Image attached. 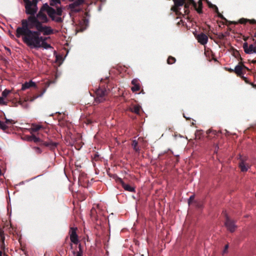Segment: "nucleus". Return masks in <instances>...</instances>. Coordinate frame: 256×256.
Listing matches in <instances>:
<instances>
[{
	"mask_svg": "<svg viewBox=\"0 0 256 256\" xmlns=\"http://www.w3.org/2000/svg\"><path fill=\"white\" fill-rule=\"evenodd\" d=\"M8 102L7 99H5L2 96H0V105L6 106L7 105Z\"/></svg>",
	"mask_w": 256,
	"mask_h": 256,
	"instance_id": "obj_25",
	"label": "nucleus"
},
{
	"mask_svg": "<svg viewBox=\"0 0 256 256\" xmlns=\"http://www.w3.org/2000/svg\"><path fill=\"white\" fill-rule=\"evenodd\" d=\"M118 181L122 184V188L124 189L125 190L130 192H135L134 186H132L128 184H125L121 178H119Z\"/></svg>",
	"mask_w": 256,
	"mask_h": 256,
	"instance_id": "obj_15",
	"label": "nucleus"
},
{
	"mask_svg": "<svg viewBox=\"0 0 256 256\" xmlns=\"http://www.w3.org/2000/svg\"><path fill=\"white\" fill-rule=\"evenodd\" d=\"M36 151L38 152V153H41L42 152V150H41L40 149V148H38V147H36V148H34Z\"/></svg>",
	"mask_w": 256,
	"mask_h": 256,
	"instance_id": "obj_35",
	"label": "nucleus"
},
{
	"mask_svg": "<svg viewBox=\"0 0 256 256\" xmlns=\"http://www.w3.org/2000/svg\"><path fill=\"white\" fill-rule=\"evenodd\" d=\"M43 144L46 146H48V147H49V146H50V142H44Z\"/></svg>",
	"mask_w": 256,
	"mask_h": 256,
	"instance_id": "obj_37",
	"label": "nucleus"
},
{
	"mask_svg": "<svg viewBox=\"0 0 256 256\" xmlns=\"http://www.w3.org/2000/svg\"><path fill=\"white\" fill-rule=\"evenodd\" d=\"M2 175V171H1V170L0 169V176H1Z\"/></svg>",
	"mask_w": 256,
	"mask_h": 256,
	"instance_id": "obj_39",
	"label": "nucleus"
},
{
	"mask_svg": "<svg viewBox=\"0 0 256 256\" xmlns=\"http://www.w3.org/2000/svg\"><path fill=\"white\" fill-rule=\"evenodd\" d=\"M186 2H188V4H185L186 8L188 7V5L190 4L188 0H174L176 10H178V6H183L184 4Z\"/></svg>",
	"mask_w": 256,
	"mask_h": 256,
	"instance_id": "obj_16",
	"label": "nucleus"
},
{
	"mask_svg": "<svg viewBox=\"0 0 256 256\" xmlns=\"http://www.w3.org/2000/svg\"><path fill=\"white\" fill-rule=\"evenodd\" d=\"M76 228H71L69 232L70 238L72 242L70 244L71 248H72V244H77L79 242L78 236L76 234Z\"/></svg>",
	"mask_w": 256,
	"mask_h": 256,
	"instance_id": "obj_10",
	"label": "nucleus"
},
{
	"mask_svg": "<svg viewBox=\"0 0 256 256\" xmlns=\"http://www.w3.org/2000/svg\"><path fill=\"white\" fill-rule=\"evenodd\" d=\"M56 14H57V16H62V10L60 8H57L56 10Z\"/></svg>",
	"mask_w": 256,
	"mask_h": 256,
	"instance_id": "obj_31",
	"label": "nucleus"
},
{
	"mask_svg": "<svg viewBox=\"0 0 256 256\" xmlns=\"http://www.w3.org/2000/svg\"><path fill=\"white\" fill-rule=\"evenodd\" d=\"M38 32H42L44 35H49L54 34V30L50 26H43L42 24L38 23L36 24V28Z\"/></svg>",
	"mask_w": 256,
	"mask_h": 256,
	"instance_id": "obj_9",
	"label": "nucleus"
},
{
	"mask_svg": "<svg viewBox=\"0 0 256 256\" xmlns=\"http://www.w3.org/2000/svg\"><path fill=\"white\" fill-rule=\"evenodd\" d=\"M190 4H192L198 13H201L202 11V2L199 0L198 3H196L193 0H190Z\"/></svg>",
	"mask_w": 256,
	"mask_h": 256,
	"instance_id": "obj_14",
	"label": "nucleus"
},
{
	"mask_svg": "<svg viewBox=\"0 0 256 256\" xmlns=\"http://www.w3.org/2000/svg\"><path fill=\"white\" fill-rule=\"evenodd\" d=\"M226 70L230 72H234V69L226 68Z\"/></svg>",
	"mask_w": 256,
	"mask_h": 256,
	"instance_id": "obj_34",
	"label": "nucleus"
},
{
	"mask_svg": "<svg viewBox=\"0 0 256 256\" xmlns=\"http://www.w3.org/2000/svg\"><path fill=\"white\" fill-rule=\"evenodd\" d=\"M227 228L231 232H234L236 229V226L234 222L229 219H227L226 222Z\"/></svg>",
	"mask_w": 256,
	"mask_h": 256,
	"instance_id": "obj_17",
	"label": "nucleus"
},
{
	"mask_svg": "<svg viewBox=\"0 0 256 256\" xmlns=\"http://www.w3.org/2000/svg\"><path fill=\"white\" fill-rule=\"evenodd\" d=\"M214 7H215V8H216V11L218 13V16L220 17V18H222V14H220L218 12V8L216 6H214Z\"/></svg>",
	"mask_w": 256,
	"mask_h": 256,
	"instance_id": "obj_33",
	"label": "nucleus"
},
{
	"mask_svg": "<svg viewBox=\"0 0 256 256\" xmlns=\"http://www.w3.org/2000/svg\"><path fill=\"white\" fill-rule=\"evenodd\" d=\"M176 62V58L172 56H170L167 60V63L172 64Z\"/></svg>",
	"mask_w": 256,
	"mask_h": 256,
	"instance_id": "obj_26",
	"label": "nucleus"
},
{
	"mask_svg": "<svg viewBox=\"0 0 256 256\" xmlns=\"http://www.w3.org/2000/svg\"><path fill=\"white\" fill-rule=\"evenodd\" d=\"M132 146L136 152H139V149L138 148V142L136 140L132 141Z\"/></svg>",
	"mask_w": 256,
	"mask_h": 256,
	"instance_id": "obj_27",
	"label": "nucleus"
},
{
	"mask_svg": "<svg viewBox=\"0 0 256 256\" xmlns=\"http://www.w3.org/2000/svg\"><path fill=\"white\" fill-rule=\"evenodd\" d=\"M79 251L78 252H76L74 251L72 252V253L74 256H82V251L81 248V244H80L79 246Z\"/></svg>",
	"mask_w": 256,
	"mask_h": 256,
	"instance_id": "obj_22",
	"label": "nucleus"
},
{
	"mask_svg": "<svg viewBox=\"0 0 256 256\" xmlns=\"http://www.w3.org/2000/svg\"><path fill=\"white\" fill-rule=\"evenodd\" d=\"M46 8V12L52 20L58 22L62 21L61 17L57 16L56 10L54 8L50 7L47 4H44V8Z\"/></svg>",
	"mask_w": 256,
	"mask_h": 256,
	"instance_id": "obj_6",
	"label": "nucleus"
},
{
	"mask_svg": "<svg viewBox=\"0 0 256 256\" xmlns=\"http://www.w3.org/2000/svg\"><path fill=\"white\" fill-rule=\"evenodd\" d=\"M84 1V0H72V2L68 5V8L73 12H78L80 10V6Z\"/></svg>",
	"mask_w": 256,
	"mask_h": 256,
	"instance_id": "obj_8",
	"label": "nucleus"
},
{
	"mask_svg": "<svg viewBox=\"0 0 256 256\" xmlns=\"http://www.w3.org/2000/svg\"><path fill=\"white\" fill-rule=\"evenodd\" d=\"M12 91L7 89H5L2 92V96L4 97L5 99H6L7 96L11 93Z\"/></svg>",
	"mask_w": 256,
	"mask_h": 256,
	"instance_id": "obj_23",
	"label": "nucleus"
},
{
	"mask_svg": "<svg viewBox=\"0 0 256 256\" xmlns=\"http://www.w3.org/2000/svg\"><path fill=\"white\" fill-rule=\"evenodd\" d=\"M31 87H35L36 88V83L32 80H30L28 82H24L22 85V90H24L26 89H28Z\"/></svg>",
	"mask_w": 256,
	"mask_h": 256,
	"instance_id": "obj_20",
	"label": "nucleus"
},
{
	"mask_svg": "<svg viewBox=\"0 0 256 256\" xmlns=\"http://www.w3.org/2000/svg\"><path fill=\"white\" fill-rule=\"evenodd\" d=\"M61 0H51L50 4L52 6H56L60 3Z\"/></svg>",
	"mask_w": 256,
	"mask_h": 256,
	"instance_id": "obj_28",
	"label": "nucleus"
},
{
	"mask_svg": "<svg viewBox=\"0 0 256 256\" xmlns=\"http://www.w3.org/2000/svg\"><path fill=\"white\" fill-rule=\"evenodd\" d=\"M194 199V196H190L188 200V203L190 204V202L192 201Z\"/></svg>",
	"mask_w": 256,
	"mask_h": 256,
	"instance_id": "obj_36",
	"label": "nucleus"
},
{
	"mask_svg": "<svg viewBox=\"0 0 256 256\" xmlns=\"http://www.w3.org/2000/svg\"><path fill=\"white\" fill-rule=\"evenodd\" d=\"M248 70V68H247L242 62H240L238 64L235 66L234 70V73L238 76H240L244 80L246 78L244 76V74Z\"/></svg>",
	"mask_w": 256,
	"mask_h": 256,
	"instance_id": "obj_5",
	"label": "nucleus"
},
{
	"mask_svg": "<svg viewBox=\"0 0 256 256\" xmlns=\"http://www.w3.org/2000/svg\"><path fill=\"white\" fill-rule=\"evenodd\" d=\"M8 128V126L6 122H4L0 120V128L2 130H6Z\"/></svg>",
	"mask_w": 256,
	"mask_h": 256,
	"instance_id": "obj_29",
	"label": "nucleus"
},
{
	"mask_svg": "<svg viewBox=\"0 0 256 256\" xmlns=\"http://www.w3.org/2000/svg\"><path fill=\"white\" fill-rule=\"evenodd\" d=\"M50 146H49V148L51 150H54L57 146L58 143L54 142H50Z\"/></svg>",
	"mask_w": 256,
	"mask_h": 256,
	"instance_id": "obj_30",
	"label": "nucleus"
},
{
	"mask_svg": "<svg viewBox=\"0 0 256 256\" xmlns=\"http://www.w3.org/2000/svg\"><path fill=\"white\" fill-rule=\"evenodd\" d=\"M5 122L6 123V124L7 125H8L9 124H12L14 123V121L12 120H8V119H6Z\"/></svg>",
	"mask_w": 256,
	"mask_h": 256,
	"instance_id": "obj_32",
	"label": "nucleus"
},
{
	"mask_svg": "<svg viewBox=\"0 0 256 256\" xmlns=\"http://www.w3.org/2000/svg\"><path fill=\"white\" fill-rule=\"evenodd\" d=\"M238 22L242 24H245L246 22H249L250 24H254L256 23V20L254 19L248 20L244 18H242L239 20Z\"/></svg>",
	"mask_w": 256,
	"mask_h": 256,
	"instance_id": "obj_21",
	"label": "nucleus"
},
{
	"mask_svg": "<svg viewBox=\"0 0 256 256\" xmlns=\"http://www.w3.org/2000/svg\"><path fill=\"white\" fill-rule=\"evenodd\" d=\"M140 110V106H135L133 107L132 111L136 114H138Z\"/></svg>",
	"mask_w": 256,
	"mask_h": 256,
	"instance_id": "obj_24",
	"label": "nucleus"
},
{
	"mask_svg": "<svg viewBox=\"0 0 256 256\" xmlns=\"http://www.w3.org/2000/svg\"><path fill=\"white\" fill-rule=\"evenodd\" d=\"M29 130L32 134V136L30 138V140H32L35 142H38L40 140V136H34L33 134L34 132H40L38 133V134L39 135L40 132H44L45 133H48V130L47 128H44L40 124H32L31 128L29 129Z\"/></svg>",
	"mask_w": 256,
	"mask_h": 256,
	"instance_id": "obj_3",
	"label": "nucleus"
},
{
	"mask_svg": "<svg viewBox=\"0 0 256 256\" xmlns=\"http://www.w3.org/2000/svg\"><path fill=\"white\" fill-rule=\"evenodd\" d=\"M242 48L244 52L246 54H256V40H254V42L250 44L246 42H244Z\"/></svg>",
	"mask_w": 256,
	"mask_h": 256,
	"instance_id": "obj_7",
	"label": "nucleus"
},
{
	"mask_svg": "<svg viewBox=\"0 0 256 256\" xmlns=\"http://www.w3.org/2000/svg\"><path fill=\"white\" fill-rule=\"evenodd\" d=\"M24 2L26 13L30 16H34L36 13L38 8L37 4L38 0H23Z\"/></svg>",
	"mask_w": 256,
	"mask_h": 256,
	"instance_id": "obj_4",
	"label": "nucleus"
},
{
	"mask_svg": "<svg viewBox=\"0 0 256 256\" xmlns=\"http://www.w3.org/2000/svg\"><path fill=\"white\" fill-rule=\"evenodd\" d=\"M0 240L2 242V244L0 246V256H6V254L4 252H3V251H4L5 249V246H4V234L2 232L0 233Z\"/></svg>",
	"mask_w": 256,
	"mask_h": 256,
	"instance_id": "obj_18",
	"label": "nucleus"
},
{
	"mask_svg": "<svg viewBox=\"0 0 256 256\" xmlns=\"http://www.w3.org/2000/svg\"><path fill=\"white\" fill-rule=\"evenodd\" d=\"M239 166L240 168V170L242 172H246L250 168V166L246 163V160H242L240 162Z\"/></svg>",
	"mask_w": 256,
	"mask_h": 256,
	"instance_id": "obj_19",
	"label": "nucleus"
},
{
	"mask_svg": "<svg viewBox=\"0 0 256 256\" xmlns=\"http://www.w3.org/2000/svg\"><path fill=\"white\" fill-rule=\"evenodd\" d=\"M132 86L131 88V90L133 92L139 91L141 88V84L139 79L134 78L132 80Z\"/></svg>",
	"mask_w": 256,
	"mask_h": 256,
	"instance_id": "obj_12",
	"label": "nucleus"
},
{
	"mask_svg": "<svg viewBox=\"0 0 256 256\" xmlns=\"http://www.w3.org/2000/svg\"><path fill=\"white\" fill-rule=\"evenodd\" d=\"M228 248V245H226V246H225V248H224V252H226V251H227Z\"/></svg>",
	"mask_w": 256,
	"mask_h": 256,
	"instance_id": "obj_38",
	"label": "nucleus"
},
{
	"mask_svg": "<svg viewBox=\"0 0 256 256\" xmlns=\"http://www.w3.org/2000/svg\"><path fill=\"white\" fill-rule=\"evenodd\" d=\"M32 18L24 19L22 20V26L18 27L16 30V36L22 38L23 42L32 48H42L44 49L51 48V46L46 42L47 38L40 36L38 31H33L30 29L34 28L32 25Z\"/></svg>",
	"mask_w": 256,
	"mask_h": 256,
	"instance_id": "obj_1",
	"label": "nucleus"
},
{
	"mask_svg": "<svg viewBox=\"0 0 256 256\" xmlns=\"http://www.w3.org/2000/svg\"><path fill=\"white\" fill-rule=\"evenodd\" d=\"M196 38L198 42L202 45L206 44L208 41V36L204 33H200L198 34L196 36Z\"/></svg>",
	"mask_w": 256,
	"mask_h": 256,
	"instance_id": "obj_13",
	"label": "nucleus"
},
{
	"mask_svg": "<svg viewBox=\"0 0 256 256\" xmlns=\"http://www.w3.org/2000/svg\"><path fill=\"white\" fill-rule=\"evenodd\" d=\"M95 92L96 102H100L105 100L104 96L106 94V91L104 88H99L96 90Z\"/></svg>",
	"mask_w": 256,
	"mask_h": 256,
	"instance_id": "obj_11",
	"label": "nucleus"
},
{
	"mask_svg": "<svg viewBox=\"0 0 256 256\" xmlns=\"http://www.w3.org/2000/svg\"><path fill=\"white\" fill-rule=\"evenodd\" d=\"M46 8H44V5L40 8L38 13L36 14V16H30L28 18H32V25L34 26V28H36V24L38 23L42 24V23H46L48 22V18L46 14Z\"/></svg>",
	"mask_w": 256,
	"mask_h": 256,
	"instance_id": "obj_2",
	"label": "nucleus"
},
{
	"mask_svg": "<svg viewBox=\"0 0 256 256\" xmlns=\"http://www.w3.org/2000/svg\"><path fill=\"white\" fill-rule=\"evenodd\" d=\"M188 1H190V0H188Z\"/></svg>",
	"mask_w": 256,
	"mask_h": 256,
	"instance_id": "obj_40",
	"label": "nucleus"
}]
</instances>
